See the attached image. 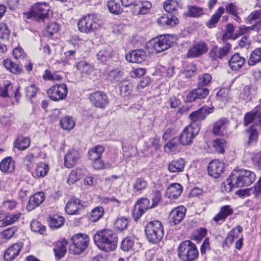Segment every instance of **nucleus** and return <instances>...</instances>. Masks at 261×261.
Masks as SVG:
<instances>
[{
	"instance_id": "nucleus-9",
	"label": "nucleus",
	"mask_w": 261,
	"mask_h": 261,
	"mask_svg": "<svg viewBox=\"0 0 261 261\" xmlns=\"http://www.w3.org/2000/svg\"><path fill=\"white\" fill-rule=\"evenodd\" d=\"M209 92L208 88L198 86L191 91L185 92L182 96L185 102H192L205 98Z\"/></svg>"
},
{
	"instance_id": "nucleus-51",
	"label": "nucleus",
	"mask_w": 261,
	"mask_h": 261,
	"mask_svg": "<svg viewBox=\"0 0 261 261\" xmlns=\"http://www.w3.org/2000/svg\"><path fill=\"white\" fill-rule=\"evenodd\" d=\"M226 142L224 139H216L213 141V147L219 153L224 152Z\"/></svg>"
},
{
	"instance_id": "nucleus-43",
	"label": "nucleus",
	"mask_w": 261,
	"mask_h": 261,
	"mask_svg": "<svg viewBox=\"0 0 261 261\" xmlns=\"http://www.w3.org/2000/svg\"><path fill=\"white\" fill-rule=\"evenodd\" d=\"M235 27L231 23H228L226 25L225 30L222 35V40L224 43L228 39H236L234 38V32Z\"/></svg>"
},
{
	"instance_id": "nucleus-2",
	"label": "nucleus",
	"mask_w": 261,
	"mask_h": 261,
	"mask_svg": "<svg viewBox=\"0 0 261 261\" xmlns=\"http://www.w3.org/2000/svg\"><path fill=\"white\" fill-rule=\"evenodd\" d=\"M93 240L95 244L100 250L108 252L116 249L118 242L116 233L108 229L97 231L94 235Z\"/></svg>"
},
{
	"instance_id": "nucleus-52",
	"label": "nucleus",
	"mask_w": 261,
	"mask_h": 261,
	"mask_svg": "<svg viewBox=\"0 0 261 261\" xmlns=\"http://www.w3.org/2000/svg\"><path fill=\"white\" fill-rule=\"evenodd\" d=\"M103 214V208L101 206H97L91 211L90 219L92 222H96L101 218Z\"/></svg>"
},
{
	"instance_id": "nucleus-8",
	"label": "nucleus",
	"mask_w": 261,
	"mask_h": 261,
	"mask_svg": "<svg viewBox=\"0 0 261 261\" xmlns=\"http://www.w3.org/2000/svg\"><path fill=\"white\" fill-rule=\"evenodd\" d=\"M49 10V6L46 3H37L33 7L27 18L35 19L39 22H43L45 19L48 17Z\"/></svg>"
},
{
	"instance_id": "nucleus-58",
	"label": "nucleus",
	"mask_w": 261,
	"mask_h": 261,
	"mask_svg": "<svg viewBox=\"0 0 261 261\" xmlns=\"http://www.w3.org/2000/svg\"><path fill=\"white\" fill-rule=\"evenodd\" d=\"M122 76V74L118 69L110 71L108 73V79L112 82L119 81Z\"/></svg>"
},
{
	"instance_id": "nucleus-64",
	"label": "nucleus",
	"mask_w": 261,
	"mask_h": 261,
	"mask_svg": "<svg viewBox=\"0 0 261 261\" xmlns=\"http://www.w3.org/2000/svg\"><path fill=\"white\" fill-rule=\"evenodd\" d=\"M10 31L6 24H2L0 25V38L6 40L9 38Z\"/></svg>"
},
{
	"instance_id": "nucleus-13",
	"label": "nucleus",
	"mask_w": 261,
	"mask_h": 261,
	"mask_svg": "<svg viewBox=\"0 0 261 261\" xmlns=\"http://www.w3.org/2000/svg\"><path fill=\"white\" fill-rule=\"evenodd\" d=\"M231 45L227 43L223 47L219 48L217 45H214L211 49L208 57L213 61H218L223 60L231 51Z\"/></svg>"
},
{
	"instance_id": "nucleus-1",
	"label": "nucleus",
	"mask_w": 261,
	"mask_h": 261,
	"mask_svg": "<svg viewBox=\"0 0 261 261\" xmlns=\"http://www.w3.org/2000/svg\"><path fill=\"white\" fill-rule=\"evenodd\" d=\"M253 123V124L250 126L246 130L248 134V139L246 142L247 146L256 142L258 132L257 127L259 129L261 127V108L258 106L256 107L250 112L246 113L244 115V125L245 126H248L250 123Z\"/></svg>"
},
{
	"instance_id": "nucleus-41",
	"label": "nucleus",
	"mask_w": 261,
	"mask_h": 261,
	"mask_svg": "<svg viewBox=\"0 0 261 261\" xmlns=\"http://www.w3.org/2000/svg\"><path fill=\"white\" fill-rule=\"evenodd\" d=\"M104 151L105 147L103 146L96 145L89 151V159L91 161L100 159Z\"/></svg>"
},
{
	"instance_id": "nucleus-25",
	"label": "nucleus",
	"mask_w": 261,
	"mask_h": 261,
	"mask_svg": "<svg viewBox=\"0 0 261 261\" xmlns=\"http://www.w3.org/2000/svg\"><path fill=\"white\" fill-rule=\"evenodd\" d=\"M45 199L44 194L42 192L35 193L32 196L27 205V208L29 211H31L41 204Z\"/></svg>"
},
{
	"instance_id": "nucleus-32",
	"label": "nucleus",
	"mask_w": 261,
	"mask_h": 261,
	"mask_svg": "<svg viewBox=\"0 0 261 261\" xmlns=\"http://www.w3.org/2000/svg\"><path fill=\"white\" fill-rule=\"evenodd\" d=\"M233 210L230 205H224L221 207L219 213L213 218V220L216 222H218L221 220L225 221L227 217L233 214Z\"/></svg>"
},
{
	"instance_id": "nucleus-48",
	"label": "nucleus",
	"mask_w": 261,
	"mask_h": 261,
	"mask_svg": "<svg viewBox=\"0 0 261 261\" xmlns=\"http://www.w3.org/2000/svg\"><path fill=\"white\" fill-rule=\"evenodd\" d=\"M74 66L82 74H88L92 69L91 65L85 61H81Z\"/></svg>"
},
{
	"instance_id": "nucleus-45",
	"label": "nucleus",
	"mask_w": 261,
	"mask_h": 261,
	"mask_svg": "<svg viewBox=\"0 0 261 261\" xmlns=\"http://www.w3.org/2000/svg\"><path fill=\"white\" fill-rule=\"evenodd\" d=\"M152 5L149 1H143L137 4L136 9L138 10V14L145 15L148 13Z\"/></svg>"
},
{
	"instance_id": "nucleus-37",
	"label": "nucleus",
	"mask_w": 261,
	"mask_h": 261,
	"mask_svg": "<svg viewBox=\"0 0 261 261\" xmlns=\"http://www.w3.org/2000/svg\"><path fill=\"white\" fill-rule=\"evenodd\" d=\"M0 169L3 172H12L15 169V162L11 157L4 159L0 163Z\"/></svg>"
},
{
	"instance_id": "nucleus-6",
	"label": "nucleus",
	"mask_w": 261,
	"mask_h": 261,
	"mask_svg": "<svg viewBox=\"0 0 261 261\" xmlns=\"http://www.w3.org/2000/svg\"><path fill=\"white\" fill-rule=\"evenodd\" d=\"M89 238L86 234L79 233L71 239V244L69 248V252L73 254H80L88 247Z\"/></svg>"
},
{
	"instance_id": "nucleus-46",
	"label": "nucleus",
	"mask_w": 261,
	"mask_h": 261,
	"mask_svg": "<svg viewBox=\"0 0 261 261\" xmlns=\"http://www.w3.org/2000/svg\"><path fill=\"white\" fill-rule=\"evenodd\" d=\"M261 61V47L254 49L248 61L249 66H254Z\"/></svg>"
},
{
	"instance_id": "nucleus-22",
	"label": "nucleus",
	"mask_w": 261,
	"mask_h": 261,
	"mask_svg": "<svg viewBox=\"0 0 261 261\" xmlns=\"http://www.w3.org/2000/svg\"><path fill=\"white\" fill-rule=\"evenodd\" d=\"M146 52L141 49L134 50L126 54V60L130 63H141L146 58Z\"/></svg>"
},
{
	"instance_id": "nucleus-55",
	"label": "nucleus",
	"mask_w": 261,
	"mask_h": 261,
	"mask_svg": "<svg viewBox=\"0 0 261 261\" xmlns=\"http://www.w3.org/2000/svg\"><path fill=\"white\" fill-rule=\"evenodd\" d=\"M128 225V220L124 217L118 218L116 221L114 225L116 230L122 231L126 229Z\"/></svg>"
},
{
	"instance_id": "nucleus-59",
	"label": "nucleus",
	"mask_w": 261,
	"mask_h": 261,
	"mask_svg": "<svg viewBox=\"0 0 261 261\" xmlns=\"http://www.w3.org/2000/svg\"><path fill=\"white\" fill-rule=\"evenodd\" d=\"M204 13L203 9L196 6H192L189 8L188 14L190 16L198 17Z\"/></svg>"
},
{
	"instance_id": "nucleus-31",
	"label": "nucleus",
	"mask_w": 261,
	"mask_h": 261,
	"mask_svg": "<svg viewBox=\"0 0 261 261\" xmlns=\"http://www.w3.org/2000/svg\"><path fill=\"white\" fill-rule=\"evenodd\" d=\"M182 192L181 185L178 183L171 184L167 188L166 195L169 198H176Z\"/></svg>"
},
{
	"instance_id": "nucleus-26",
	"label": "nucleus",
	"mask_w": 261,
	"mask_h": 261,
	"mask_svg": "<svg viewBox=\"0 0 261 261\" xmlns=\"http://www.w3.org/2000/svg\"><path fill=\"white\" fill-rule=\"evenodd\" d=\"M186 161L182 158L173 160L168 164V170L171 173H179L184 171Z\"/></svg>"
},
{
	"instance_id": "nucleus-56",
	"label": "nucleus",
	"mask_w": 261,
	"mask_h": 261,
	"mask_svg": "<svg viewBox=\"0 0 261 261\" xmlns=\"http://www.w3.org/2000/svg\"><path fill=\"white\" fill-rule=\"evenodd\" d=\"M81 178V173L77 169L72 170L69 174L67 179L69 185H72Z\"/></svg>"
},
{
	"instance_id": "nucleus-23",
	"label": "nucleus",
	"mask_w": 261,
	"mask_h": 261,
	"mask_svg": "<svg viewBox=\"0 0 261 261\" xmlns=\"http://www.w3.org/2000/svg\"><path fill=\"white\" fill-rule=\"evenodd\" d=\"M229 124L227 118H221L213 124L212 133L215 136H223Z\"/></svg>"
},
{
	"instance_id": "nucleus-17",
	"label": "nucleus",
	"mask_w": 261,
	"mask_h": 261,
	"mask_svg": "<svg viewBox=\"0 0 261 261\" xmlns=\"http://www.w3.org/2000/svg\"><path fill=\"white\" fill-rule=\"evenodd\" d=\"M149 207L150 202L148 199L142 198L138 200L134 206L132 213L134 220L136 221H138Z\"/></svg>"
},
{
	"instance_id": "nucleus-42",
	"label": "nucleus",
	"mask_w": 261,
	"mask_h": 261,
	"mask_svg": "<svg viewBox=\"0 0 261 261\" xmlns=\"http://www.w3.org/2000/svg\"><path fill=\"white\" fill-rule=\"evenodd\" d=\"M30 144V139L28 137L20 136L17 137L14 142V147L19 150H24L27 149Z\"/></svg>"
},
{
	"instance_id": "nucleus-4",
	"label": "nucleus",
	"mask_w": 261,
	"mask_h": 261,
	"mask_svg": "<svg viewBox=\"0 0 261 261\" xmlns=\"http://www.w3.org/2000/svg\"><path fill=\"white\" fill-rule=\"evenodd\" d=\"M177 251L178 257L183 261H193L198 256L196 245L190 240L180 243Z\"/></svg>"
},
{
	"instance_id": "nucleus-24",
	"label": "nucleus",
	"mask_w": 261,
	"mask_h": 261,
	"mask_svg": "<svg viewBox=\"0 0 261 261\" xmlns=\"http://www.w3.org/2000/svg\"><path fill=\"white\" fill-rule=\"evenodd\" d=\"M80 158L78 150L72 149L69 150L64 156V165L69 169L72 168Z\"/></svg>"
},
{
	"instance_id": "nucleus-44",
	"label": "nucleus",
	"mask_w": 261,
	"mask_h": 261,
	"mask_svg": "<svg viewBox=\"0 0 261 261\" xmlns=\"http://www.w3.org/2000/svg\"><path fill=\"white\" fill-rule=\"evenodd\" d=\"M3 65L8 70L13 73L19 74L22 71V69L19 67V65L14 63L10 59H7L5 60Z\"/></svg>"
},
{
	"instance_id": "nucleus-47",
	"label": "nucleus",
	"mask_w": 261,
	"mask_h": 261,
	"mask_svg": "<svg viewBox=\"0 0 261 261\" xmlns=\"http://www.w3.org/2000/svg\"><path fill=\"white\" fill-rule=\"evenodd\" d=\"M132 91V85L127 82H121L119 85V92L123 97L128 96Z\"/></svg>"
},
{
	"instance_id": "nucleus-39",
	"label": "nucleus",
	"mask_w": 261,
	"mask_h": 261,
	"mask_svg": "<svg viewBox=\"0 0 261 261\" xmlns=\"http://www.w3.org/2000/svg\"><path fill=\"white\" fill-rule=\"evenodd\" d=\"M261 30V21L258 24H253L251 27H246L245 25H241L239 27L238 30L236 31L234 35V38H237L240 36H242L250 30H254L258 32Z\"/></svg>"
},
{
	"instance_id": "nucleus-33",
	"label": "nucleus",
	"mask_w": 261,
	"mask_h": 261,
	"mask_svg": "<svg viewBox=\"0 0 261 261\" xmlns=\"http://www.w3.org/2000/svg\"><path fill=\"white\" fill-rule=\"evenodd\" d=\"M180 145L181 144L178 137H174L164 146V150L168 153H175L180 149Z\"/></svg>"
},
{
	"instance_id": "nucleus-40",
	"label": "nucleus",
	"mask_w": 261,
	"mask_h": 261,
	"mask_svg": "<svg viewBox=\"0 0 261 261\" xmlns=\"http://www.w3.org/2000/svg\"><path fill=\"white\" fill-rule=\"evenodd\" d=\"M65 222L64 218L58 215L49 216L48 219V223L52 228H58L61 227Z\"/></svg>"
},
{
	"instance_id": "nucleus-12",
	"label": "nucleus",
	"mask_w": 261,
	"mask_h": 261,
	"mask_svg": "<svg viewBox=\"0 0 261 261\" xmlns=\"http://www.w3.org/2000/svg\"><path fill=\"white\" fill-rule=\"evenodd\" d=\"M173 43V38L170 35L160 36L153 39L152 47L156 53H159L170 48Z\"/></svg>"
},
{
	"instance_id": "nucleus-61",
	"label": "nucleus",
	"mask_w": 261,
	"mask_h": 261,
	"mask_svg": "<svg viewBox=\"0 0 261 261\" xmlns=\"http://www.w3.org/2000/svg\"><path fill=\"white\" fill-rule=\"evenodd\" d=\"M251 191L256 198H261V177L253 188H251Z\"/></svg>"
},
{
	"instance_id": "nucleus-57",
	"label": "nucleus",
	"mask_w": 261,
	"mask_h": 261,
	"mask_svg": "<svg viewBox=\"0 0 261 261\" xmlns=\"http://www.w3.org/2000/svg\"><path fill=\"white\" fill-rule=\"evenodd\" d=\"M31 229L34 232H39L43 234L45 232L44 226L39 222L33 220L30 224Z\"/></svg>"
},
{
	"instance_id": "nucleus-5",
	"label": "nucleus",
	"mask_w": 261,
	"mask_h": 261,
	"mask_svg": "<svg viewBox=\"0 0 261 261\" xmlns=\"http://www.w3.org/2000/svg\"><path fill=\"white\" fill-rule=\"evenodd\" d=\"M145 234L149 242L159 243L164 235V228L162 223L158 220L149 222L145 227Z\"/></svg>"
},
{
	"instance_id": "nucleus-29",
	"label": "nucleus",
	"mask_w": 261,
	"mask_h": 261,
	"mask_svg": "<svg viewBox=\"0 0 261 261\" xmlns=\"http://www.w3.org/2000/svg\"><path fill=\"white\" fill-rule=\"evenodd\" d=\"M21 248V245L18 243L11 245L5 252V259L9 261L15 259L19 254Z\"/></svg>"
},
{
	"instance_id": "nucleus-30",
	"label": "nucleus",
	"mask_w": 261,
	"mask_h": 261,
	"mask_svg": "<svg viewBox=\"0 0 261 261\" xmlns=\"http://www.w3.org/2000/svg\"><path fill=\"white\" fill-rule=\"evenodd\" d=\"M67 242L65 239H63L56 242L54 248V251L56 259L58 260L61 259L65 255L67 250Z\"/></svg>"
},
{
	"instance_id": "nucleus-21",
	"label": "nucleus",
	"mask_w": 261,
	"mask_h": 261,
	"mask_svg": "<svg viewBox=\"0 0 261 261\" xmlns=\"http://www.w3.org/2000/svg\"><path fill=\"white\" fill-rule=\"evenodd\" d=\"M82 201L79 198L71 199L67 202L65 211L67 214L69 215H79L80 214V211L85 206Z\"/></svg>"
},
{
	"instance_id": "nucleus-7",
	"label": "nucleus",
	"mask_w": 261,
	"mask_h": 261,
	"mask_svg": "<svg viewBox=\"0 0 261 261\" xmlns=\"http://www.w3.org/2000/svg\"><path fill=\"white\" fill-rule=\"evenodd\" d=\"M77 26L80 32L89 33L99 28V24L97 22V19L95 15L88 14L79 21Z\"/></svg>"
},
{
	"instance_id": "nucleus-15",
	"label": "nucleus",
	"mask_w": 261,
	"mask_h": 261,
	"mask_svg": "<svg viewBox=\"0 0 261 261\" xmlns=\"http://www.w3.org/2000/svg\"><path fill=\"white\" fill-rule=\"evenodd\" d=\"M187 208L183 205H180L172 210L168 216V221L171 226L179 224L185 217Z\"/></svg>"
},
{
	"instance_id": "nucleus-49",
	"label": "nucleus",
	"mask_w": 261,
	"mask_h": 261,
	"mask_svg": "<svg viewBox=\"0 0 261 261\" xmlns=\"http://www.w3.org/2000/svg\"><path fill=\"white\" fill-rule=\"evenodd\" d=\"M60 125L63 129L70 130L74 126L75 122L72 118L66 116L61 120Z\"/></svg>"
},
{
	"instance_id": "nucleus-54",
	"label": "nucleus",
	"mask_w": 261,
	"mask_h": 261,
	"mask_svg": "<svg viewBox=\"0 0 261 261\" xmlns=\"http://www.w3.org/2000/svg\"><path fill=\"white\" fill-rule=\"evenodd\" d=\"M178 6L177 0H168L165 2L164 9L168 13H171L176 10Z\"/></svg>"
},
{
	"instance_id": "nucleus-63",
	"label": "nucleus",
	"mask_w": 261,
	"mask_h": 261,
	"mask_svg": "<svg viewBox=\"0 0 261 261\" xmlns=\"http://www.w3.org/2000/svg\"><path fill=\"white\" fill-rule=\"evenodd\" d=\"M151 196L152 204L150 207H153L156 206L160 201L161 199V194L160 191L155 190L153 192Z\"/></svg>"
},
{
	"instance_id": "nucleus-14",
	"label": "nucleus",
	"mask_w": 261,
	"mask_h": 261,
	"mask_svg": "<svg viewBox=\"0 0 261 261\" xmlns=\"http://www.w3.org/2000/svg\"><path fill=\"white\" fill-rule=\"evenodd\" d=\"M200 129V127H193L189 125L185 128L179 136L177 137L182 145H190L193 140L198 134Z\"/></svg>"
},
{
	"instance_id": "nucleus-53",
	"label": "nucleus",
	"mask_w": 261,
	"mask_h": 261,
	"mask_svg": "<svg viewBox=\"0 0 261 261\" xmlns=\"http://www.w3.org/2000/svg\"><path fill=\"white\" fill-rule=\"evenodd\" d=\"M212 81V76L208 73H204L198 76V86L203 87L208 85Z\"/></svg>"
},
{
	"instance_id": "nucleus-18",
	"label": "nucleus",
	"mask_w": 261,
	"mask_h": 261,
	"mask_svg": "<svg viewBox=\"0 0 261 261\" xmlns=\"http://www.w3.org/2000/svg\"><path fill=\"white\" fill-rule=\"evenodd\" d=\"M89 99L95 107L105 108L108 103V98L106 94L100 91H95L89 95Z\"/></svg>"
},
{
	"instance_id": "nucleus-27",
	"label": "nucleus",
	"mask_w": 261,
	"mask_h": 261,
	"mask_svg": "<svg viewBox=\"0 0 261 261\" xmlns=\"http://www.w3.org/2000/svg\"><path fill=\"white\" fill-rule=\"evenodd\" d=\"M245 59L240 56L239 53H235L229 60L228 65L232 70L240 69L245 63Z\"/></svg>"
},
{
	"instance_id": "nucleus-50",
	"label": "nucleus",
	"mask_w": 261,
	"mask_h": 261,
	"mask_svg": "<svg viewBox=\"0 0 261 261\" xmlns=\"http://www.w3.org/2000/svg\"><path fill=\"white\" fill-rule=\"evenodd\" d=\"M107 6L110 12L113 14L118 15L121 14L123 11L120 4L114 1L108 2Z\"/></svg>"
},
{
	"instance_id": "nucleus-60",
	"label": "nucleus",
	"mask_w": 261,
	"mask_h": 261,
	"mask_svg": "<svg viewBox=\"0 0 261 261\" xmlns=\"http://www.w3.org/2000/svg\"><path fill=\"white\" fill-rule=\"evenodd\" d=\"M134 244V242L132 239L126 238L122 241L121 248L122 250L127 251L132 248Z\"/></svg>"
},
{
	"instance_id": "nucleus-19",
	"label": "nucleus",
	"mask_w": 261,
	"mask_h": 261,
	"mask_svg": "<svg viewBox=\"0 0 261 261\" xmlns=\"http://www.w3.org/2000/svg\"><path fill=\"white\" fill-rule=\"evenodd\" d=\"M225 164L218 160H214L210 163L207 167L208 173L210 176L215 178H219L224 172Z\"/></svg>"
},
{
	"instance_id": "nucleus-34",
	"label": "nucleus",
	"mask_w": 261,
	"mask_h": 261,
	"mask_svg": "<svg viewBox=\"0 0 261 261\" xmlns=\"http://www.w3.org/2000/svg\"><path fill=\"white\" fill-rule=\"evenodd\" d=\"M49 167L47 164L41 162L37 165L34 171H32V175L36 178L45 177L48 173Z\"/></svg>"
},
{
	"instance_id": "nucleus-38",
	"label": "nucleus",
	"mask_w": 261,
	"mask_h": 261,
	"mask_svg": "<svg viewBox=\"0 0 261 261\" xmlns=\"http://www.w3.org/2000/svg\"><path fill=\"white\" fill-rule=\"evenodd\" d=\"M36 157L33 153H29L23 158L22 166L28 171L32 172L35 164Z\"/></svg>"
},
{
	"instance_id": "nucleus-11",
	"label": "nucleus",
	"mask_w": 261,
	"mask_h": 261,
	"mask_svg": "<svg viewBox=\"0 0 261 261\" xmlns=\"http://www.w3.org/2000/svg\"><path fill=\"white\" fill-rule=\"evenodd\" d=\"M67 93V86L65 84L54 85L47 91L48 97L55 101L65 99Z\"/></svg>"
},
{
	"instance_id": "nucleus-3",
	"label": "nucleus",
	"mask_w": 261,
	"mask_h": 261,
	"mask_svg": "<svg viewBox=\"0 0 261 261\" xmlns=\"http://www.w3.org/2000/svg\"><path fill=\"white\" fill-rule=\"evenodd\" d=\"M228 185L231 188L248 186L255 180V173L250 170L243 169H234L229 176Z\"/></svg>"
},
{
	"instance_id": "nucleus-36",
	"label": "nucleus",
	"mask_w": 261,
	"mask_h": 261,
	"mask_svg": "<svg viewBox=\"0 0 261 261\" xmlns=\"http://www.w3.org/2000/svg\"><path fill=\"white\" fill-rule=\"evenodd\" d=\"M113 56L114 53L110 48L102 49L97 54V60L105 64H107V62L111 60Z\"/></svg>"
},
{
	"instance_id": "nucleus-20",
	"label": "nucleus",
	"mask_w": 261,
	"mask_h": 261,
	"mask_svg": "<svg viewBox=\"0 0 261 261\" xmlns=\"http://www.w3.org/2000/svg\"><path fill=\"white\" fill-rule=\"evenodd\" d=\"M224 9L226 13L230 14L234 20L240 23L242 22L240 15L243 13V10L237 5L236 2L227 4Z\"/></svg>"
},
{
	"instance_id": "nucleus-28",
	"label": "nucleus",
	"mask_w": 261,
	"mask_h": 261,
	"mask_svg": "<svg viewBox=\"0 0 261 261\" xmlns=\"http://www.w3.org/2000/svg\"><path fill=\"white\" fill-rule=\"evenodd\" d=\"M147 186L148 182L144 178H137L133 184V194L135 195L142 194Z\"/></svg>"
},
{
	"instance_id": "nucleus-10",
	"label": "nucleus",
	"mask_w": 261,
	"mask_h": 261,
	"mask_svg": "<svg viewBox=\"0 0 261 261\" xmlns=\"http://www.w3.org/2000/svg\"><path fill=\"white\" fill-rule=\"evenodd\" d=\"M213 108L207 106H203L198 110L193 112L191 113L189 117L191 122L189 125L193 127H200V122L204 120L207 115L213 112Z\"/></svg>"
},
{
	"instance_id": "nucleus-35",
	"label": "nucleus",
	"mask_w": 261,
	"mask_h": 261,
	"mask_svg": "<svg viewBox=\"0 0 261 261\" xmlns=\"http://www.w3.org/2000/svg\"><path fill=\"white\" fill-rule=\"evenodd\" d=\"M225 9L223 7L218 8L217 11L212 15L211 19L206 22V25L210 29L216 27L222 15L224 13Z\"/></svg>"
},
{
	"instance_id": "nucleus-16",
	"label": "nucleus",
	"mask_w": 261,
	"mask_h": 261,
	"mask_svg": "<svg viewBox=\"0 0 261 261\" xmlns=\"http://www.w3.org/2000/svg\"><path fill=\"white\" fill-rule=\"evenodd\" d=\"M207 51V44L204 41H201L190 47L187 54V57L189 58H198Z\"/></svg>"
},
{
	"instance_id": "nucleus-62",
	"label": "nucleus",
	"mask_w": 261,
	"mask_h": 261,
	"mask_svg": "<svg viewBox=\"0 0 261 261\" xmlns=\"http://www.w3.org/2000/svg\"><path fill=\"white\" fill-rule=\"evenodd\" d=\"M38 89L34 85H31L25 88L26 96L32 98L36 96Z\"/></svg>"
}]
</instances>
